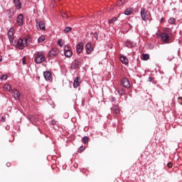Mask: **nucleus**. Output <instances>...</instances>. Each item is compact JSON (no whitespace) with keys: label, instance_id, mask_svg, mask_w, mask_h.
<instances>
[{"label":"nucleus","instance_id":"obj_41","mask_svg":"<svg viewBox=\"0 0 182 182\" xmlns=\"http://www.w3.org/2000/svg\"><path fill=\"white\" fill-rule=\"evenodd\" d=\"M149 82H152V81H153V80L151 79V77H149Z\"/></svg>","mask_w":182,"mask_h":182},{"label":"nucleus","instance_id":"obj_11","mask_svg":"<svg viewBox=\"0 0 182 182\" xmlns=\"http://www.w3.org/2000/svg\"><path fill=\"white\" fill-rule=\"evenodd\" d=\"M11 93H12V96L16 100H18L19 99V97H21V92H19V91L18 90H13Z\"/></svg>","mask_w":182,"mask_h":182},{"label":"nucleus","instance_id":"obj_4","mask_svg":"<svg viewBox=\"0 0 182 182\" xmlns=\"http://www.w3.org/2000/svg\"><path fill=\"white\" fill-rule=\"evenodd\" d=\"M35 62L36 63H42V62H45V56H43L42 52L37 53Z\"/></svg>","mask_w":182,"mask_h":182},{"label":"nucleus","instance_id":"obj_12","mask_svg":"<svg viewBox=\"0 0 182 182\" xmlns=\"http://www.w3.org/2000/svg\"><path fill=\"white\" fill-rule=\"evenodd\" d=\"M122 83L124 87H126L127 89H129V87H130V82L127 78H123L122 80Z\"/></svg>","mask_w":182,"mask_h":182},{"label":"nucleus","instance_id":"obj_21","mask_svg":"<svg viewBox=\"0 0 182 182\" xmlns=\"http://www.w3.org/2000/svg\"><path fill=\"white\" fill-rule=\"evenodd\" d=\"M132 12H133V8L127 9L126 11H124V15H127V16L132 15Z\"/></svg>","mask_w":182,"mask_h":182},{"label":"nucleus","instance_id":"obj_43","mask_svg":"<svg viewBox=\"0 0 182 182\" xmlns=\"http://www.w3.org/2000/svg\"><path fill=\"white\" fill-rule=\"evenodd\" d=\"M1 120H3V122H5V118L1 117Z\"/></svg>","mask_w":182,"mask_h":182},{"label":"nucleus","instance_id":"obj_25","mask_svg":"<svg viewBox=\"0 0 182 182\" xmlns=\"http://www.w3.org/2000/svg\"><path fill=\"white\" fill-rule=\"evenodd\" d=\"M168 22L170 25H174V23H176V19H174V18H170Z\"/></svg>","mask_w":182,"mask_h":182},{"label":"nucleus","instance_id":"obj_6","mask_svg":"<svg viewBox=\"0 0 182 182\" xmlns=\"http://www.w3.org/2000/svg\"><path fill=\"white\" fill-rule=\"evenodd\" d=\"M84 47H85V45L82 42L77 44L76 52L77 55H80V53H82V52L83 51Z\"/></svg>","mask_w":182,"mask_h":182},{"label":"nucleus","instance_id":"obj_46","mask_svg":"<svg viewBox=\"0 0 182 182\" xmlns=\"http://www.w3.org/2000/svg\"><path fill=\"white\" fill-rule=\"evenodd\" d=\"M82 151V149H80Z\"/></svg>","mask_w":182,"mask_h":182},{"label":"nucleus","instance_id":"obj_16","mask_svg":"<svg viewBox=\"0 0 182 182\" xmlns=\"http://www.w3.org/2000/svg\"><path fill=\"white\" fill-rule=\"evenodd\" d=\"M80 85V77H76L73 82V87H79Z\"/></svg>","mask_w":182,"mask_h":182},{"label":"nucleus","instance_id":"obj_3","mask_svg":"<svg viewBox=\"0 0 182 182\" xmlns=\"http://www.w3.org/2000/svg\"><path fill=\"white\" fill-rule=\"evenodd\" d=\"M161 39L164 43H170V34L166 33H161Z\"/></svg>","mask_w":182,"mask_h":182},{"label":"nucleus","instance_id":"obj_5","mask_svg":"<svg viewBox=\"0 0 182 182\" xmlns=\"http://www.w3.org/2000/svg\"><path fill=\"white\" fill-rule=\"evenodd\" d=\"M14 28H11L8 32H7V36L9 38L10 43H14Z\"/></svg>","mask_w":182,"mask_h":182},{"label":"nucleus","instance_id":"obj_45","mask_svg":"<svg viewBox=\"0 0 182 182\" xmlns=\"http://www.w3.org/2000/svg\"><path fill=\"white\" fill-rule=\"evenodd\" d=\"M30 122H32V118H30Z\"/></svg>","mask_w":182,"mask_h":182},{"label":"nucleus","instance_id":"obj_2","mask_svg":"<svg viewBox=\"0 0 182 182\" xmlns=\"http://www.w3.org/2000/svg\"><path fill=\"white\" fill-rule=\"evenodd\" d=\"M60 53L59 49L56 48H53L51 50H49L48 54V58H56Z\"/></svg>","mask_w":182,"mask_h":182},{"label":"nucleus","instance_id":"obj_15","mask_svg":"<svg viewBox=\"0 0 182 182\" xmlns=\"http://www.w3.org/2000/svg\"><path fill=\"white\" fill-rule=\"evenodd\" d=\"M80 65V62L77 61V60H74L72 63H71V69H77V68H79V65Z\"/></svg>","mask_w":182,"mask_h":182},{"label":"nucleus","instance_id":"obj_8","mask_svg":"<svg viewBox=\"0 0 182 182\" xmlns=\"http://www.w3.org/2000/svg\"><path fill=\"white\" fill-rule=\"evenodd\" d=\"M16 23L18 26H23V15L19 14L17 17Z\"/></svg>","mask_w":182,"mask_h":182},{"label":"nucleus","instance_id":"obj_23","mask_svg":"<svg viewBox=\"0 0 182 182\" xmlns=\"http://www.w3.org/2000/svg\"><path fill=\"white\" fill-rule=\"evenodd\" d=\"M118 93L119 96H124V93H126L125 90L124 88H119L118 90Z\"/></svg>","mask_w":182,"mask_h":182},{"label":"nucleus","instance_id":"obj_17","mask_svg":"<svg viewBox=\"0 0 182 182\" xmlns=\"http://www.w3.org/2000/svg\"><path fill=\"white\" fill-rule=\"evenodd\" d=\"M14 3L16 9H21L22 4H21V1L19 0H14Z\"/></svg>","mask_w":182,"mask_h":182},{"label":"nucleus","instance_id":"obj_31","mask_svg":"<svg viewBox=\"0 0 182 182\" xmlns=\"http://www.w3.org/2000/svg\"><path fill=\"white\" fill-rule=\"evenodd\" d=\"M6 79H8V75H3L1 77H0V80L1 81L6 80Z\"/></svg>","mask_w":182,"mask_h":182},{"label":"nucleus","instance_id":"obj_36","mask_svg":"<svg viewBox=\"0 0 182 182\" xmlns=\"http://www.w3.org/2000/svg\"><path fill=\"white\" fill-rule=\"evenodd\" d=\"M62 16L63 18H68V14L66 13H63Z\"/></svg>","mask_w":182,"mask_h":182},{"label":"nucleus","instance_id":"obj_29","mask_svg":"<svg viewBox=\"0 0 182 182\" xmlns=\"http://www.w3.org/2000/svg\"><path fill=\"white\" fill-rule=\"evenodd\" d=\"M70 31H72L71 27H66V28L64 29V33H69V32H70Z\"/></svg>","mask_w":182,"mask_h":182},{"label":"nucleus","instance_id":"obj_24","mask_svg":"<svg viewBox=\"0 0 182 182\" xmlns=\"http://www.w3.org/2000/svg\"><path fill=\"white\" fill-rule=\"evenodd\" d=\"M142 59L143 60H149V59H150V55L147 53L142 54Z\"/></svg>","mask_w":182,"mask_h":182},{"label":"nucleus","instance_id":"obj_1","mask_svg":"<svg viewBox=\"0 0 182 182\" xmlns=\"http://www.w3.org/2000/svg\"><path fill=\"white\" fill-rule=\"evenodd\" d=\"M28 43V39L25 38H18L17 40L13 41L11 45H13V46H16V48H18L20 50L23 49L26 46H27Z\"/></svg>","mask_w":182,"mask_h":182},{"label":"nucleus","instance_id":"obj_40","mask_svg":"<svg viewBox=\"0 0 182 182\" xmlns=\"http://www.w3.org/2000/svg\"><path fill=\"white\" fill-rule=\"evenodd\" d=\"M26 63H25V58L23 59V65H26Z\"/></svg>","mask_w":182,"mask_h":182},{"label":"nucleus","instance_id":"obj_38","mask_svg":"<svg viewBox=\"0 0 182 182\" xmlns=\"http://www.w3.org/2000/svg\"><path fill=\"white\" fill-rule=\"evenodd\" d=\"M168 167L169 168L173 167V164H171V162L168 163Z\"/></svg>","mask_w":182,"mask_h":182},{"label":"nucleus","instance_id":"obj_37","mask_svg":"<svg viewBox=\"0 0 182 182\" xmlns=\"http://www.w3.org/2000/svg\"><path fill=\"white\" fill-rule=\"evenodd\" d=\"M51 124H52V126H55V124H56V121L52 120L51 121Z\"/></svg>","mask_w":182,"mask_h":182},{"label":"nucleus","instance_id":"obj_34","mask_svg":"<svg viewBox=\"0 0 182 182\" xmlns=\"http://www.w3.org/2000/svg\"><path fill=\"white\" fill-rule=\"evenodd\" d=\"M57 45H58V46H63V43H62V41L61 40H58L57 42Z\"/></svg>","mask_w":182,"mask_h":182},{"label":"nucleus","instance_id":"obj_26","mask_svg":"<svg viewBox=\"0 0 182 182\" xmlns=\"http://www.w3.org/2000/svg\"><path fill=\"white\" fill-rule=\"evenodd\" d=\"M45 41V36H41L38 38V43H42Z\"/></svg>","mask_w":182,"mask_h":182},{"label":"nucleus","instance_id":"obj_27","mask_svg":"<svg viewBox=\"0 0 182 182\" xmlns=\"http://www.w3.org/2000/svg\"><path fill=\"white\" fill-rule=\"evenodd\" d=\"M125 2H126V0H119V1L117 2V5L118 6H122V5H123V4H124Z\"/></svg>","mask_w":182,"mask_h":182},{"label":"nucleus","instance_id":"obj_19","mask_svg":"<svg viewBox=\"0 0 182 182\" xmlns=\"http://www.w3.org/2000/svg\"><path fill=\"white\" fill-rule=\"evenodd\" d=\"M125 46H127V48H133L134 46V43L127 40L125 42Z\"/></svg>","mask_w":182,"mask_h":182},{"label":"nucleus","instance_id":"obj_42","mask_svg":"<svg viewBox=\"0 0 182 182\" xmlns=\"http://www.w3.org/2000/svg\"><path fill=\"white\" fill-rule=\"evenodd\" d=\"M112 102H114L116 100V99H114V97H112Z\"/></svg>","mask_w":182,"mask_h":182},{"label":"nucleus","instance_id":"obj_20","mask_svg":"<svg viewBox=\"0 0 182 182\" xmlns=\"http://www.w3.org/2000/svg\"><path fill=\"white\" fill-rule=\"evenodd\" d=\"M38 26H39V28L41 29L42 31H46V28L45 27V22L40 21L38 23Z\"/></svg>","mask_w":182,"mask_h":182},{"label":"nucleus","instance_id":"obj_7","mask_svg":"<svg viewBox=\"0 0 182 182\" xmlns=\"http://www.w3.org/2000/svg\"><path fill=\"white\" fill-rule=\"evenodd\" d=\"M85 50L87 55H90L93 52V48H92V44L90 43H87L85 45Z\"/></svg>","mask_w":182,"mask_h":182},{"label":"nucleus","instance_id":"obj_32","mask_svg":"<svg viewBox=\"0 0 182 182\" xmlns=\"http://www.w3.org/2000/svg\"><path fill=\"white\" fill-rule=\"evenodd\" d=\"M82 141H83L84 144L87 143V141H89V137H87V136H84V137L82 138Z\"/></svg>","mask_w":182,"mask_h":182},{"label":"nucleus","instance_id":"obj_18","mask_svg":"<svg viewBox=\"0 0 182 182\" xmlns=\"http://www.w3.org/2000/svg\"><path fill=\"white\" fill-rule=\"evenodd\" d=\"M4 89L6 92H11V90H12V86L10 84H5L4 85Z\"/></svg>","mask_w":182,"mask_h":182},{"label":"nucleus","instance_id":"obj_14","mask_svg":"<svg viewBox=\"0 0 182 182\" xmlns=\"http://www.w3.org/2000/svg\"><path fill=\"white\" fill-rule=\"evenodd\" d=\"M119 59L123 65H129V59H127V57L124 55H121Z\"/></svg>","mask_w":182,"mask_h":182},{"label":"nucleus","instance_id":"obj_44","mask_svg":"<svg viewBox=\"0 0 182 182\" xmlns=\"http://www.w3.org/2000/svg\"><path fill=\"white\" fill-rule=\"evenodd\" d=\"M1 61H2V57L0 56V62H1Z\"/></svg>","mask_w":182,"mask_h":182},{"label":"nucleus","instance_id":"obj_9","mask_svg":"<svg viewBox=\"0 0 182 182\" xmlns=\"http://www.w3.org/2000/svg\"><path fill=\"white\" fill-rule=\"evenodd\" d=\"M44 79L47 81L52 80V73L50 71H45L43 73Z\"/></svg>","mask_w":182,"mask_h":182},{"label":"nucleus","instance_id":"obj_33","mask_svg":"<svg viewBox=\"0 0 182 182\" xmlns=\"http://www.w3.org/2000/svg\"><path fill=\"white\" fill-rule=\"evenodd\" d=\"M94 38L96 39V41H97V39H99V34H97V33H94L93 34Z\"/></svg>","mask_w":182,"mask_h":182},{"label":"nucleus","instance_id":"obj_28","mask_svg":"<svg viewBox=\"0 0 182 182\" xmlns=\"http://www.w3.org/2000/svg\"><path fill=\"white\" fill-rule=\"evenodd\" d=\"M117 21V18L116 17H114L108 21L109 23H114Z\"/></svg>","mask_w":182,"mask_h":182},{"label":"nucleus","instance_id":"obj_10","mask_svg":"<svg viewBox=\"0 0 182 182\" xmlns=\"http://www.w3.org/2000/svg\"><path fill=\"white\" fill-rule=\"evenodd\" d=\"M141 16L142 21H147V11H146V9H141Z\"/></svg>","mask_w":182,"mask_h":182},{"label":"nucleus","instance_id":"obj_22","mask_svg":"<svg viewBox=\"0 0 182 182\" xmlns=\"http://www.w3.org/2000/svg\"><path fill=\"white\" fill-rule=\"evenodd\" d=\"M112 112H113V113H119V107H117V105H114L113 107L111 108Z\"/></svg>","mask_w":182,"mask_h":182},{"label":"nucleus","instance_id":"obj_39","mask_svg":"<svg viewBox=\"0 0 182 182\" xmlns=\"http://www.w3.org/2000/svg\"><path fill=\"white\" fill-rule=\"evenodd\" d=\"M6 166H7V167H11V163L8 162V163L6 164Z\"/></svg>","mask_w":182,"mask_h":182},{"label":"nucleus","instance_id":"obj_35","mask_svg":"<svg viewBox=\"0 0 182 182\" xmlns=\"http://www.w3.org/2000/svg\"><path fill=\"white\" fill-rule=\"evenodd\" d=\"M178 103H179L180 105H182V97H179L178 98Z\"/></svg>","mask_w":182,"mask_h":182},{"label":"nucleus","instance_id":"obj_30","mask_svg":"<svg viewBox=\"0 0 182 182\" xmlns=\"http://www.w3.org/2000/svg\"><path fill=\"white\" fill-rule=\"evenodd\" d=\"M9 18H12L14 16V11L12 10H8Z\"/></svg>","mask_w":182,"mask_h":182},{"label":"nucleus","instance_id":"obj_13","mask_svg":"<svg viewBox=\"0 0 182 182\" xmlns=\"http://www.w3.org/2000/svg\"><path fill=\"white\" fill-rule=\"evenodd\" d=\"M64 55L65 58H72V50H70L69 48L66 49V48H64Z\"/></svg>","mask_w":182,"mask_h":182}]
</instances>
